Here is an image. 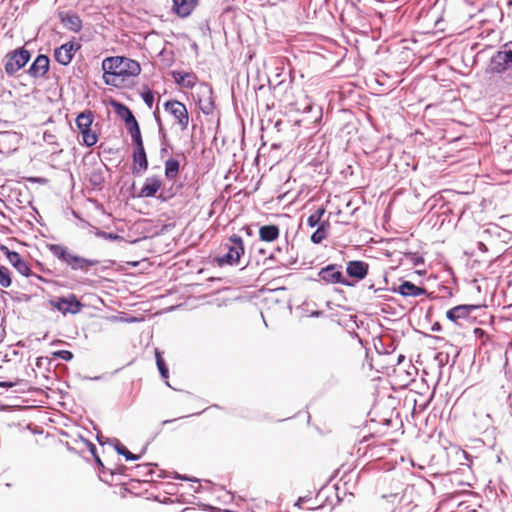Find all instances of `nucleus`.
<instances>
[{
	"label": "nucleus",
	"mask_w": 512,
	"mask_h": 512,
	"mask_svg": "<svg viewBox=\"0 0 512 512\" xmlns=\"http://www.w3.org/2000/svg\"><path fill=\"white\" fill-rule=\"evenodd\" d=\"M103 79L107 85L118 87L129 77L140 74V64L123 56L107 57L102 61Z\"/></svg>",
	"instance_id": "f257e3e1"
},
{
	"label": "nucleus",
	"mask_w": 512,
	"mask_h": 512,
	"mask_svg": "<svg viewBox=\"0 0 512 512\" xmlns=\"http://www.w3.org/2000/svg\"><path fill=\"white\" fill-rule=\"evenodd\" d=\"M224 247L227 248V252L217 257L218 264L220 266L238 264L240 257L244 254L242 238L234 234L228 239V242L224 244Z\"/></svg>",
	"instance_id": "f03ea898"
},
{
	"label": "nucleus",
	"mask_w": 512,
	"mask_h": 512,
	"mask_svg": "<svg viewBox=\"0 0 512 512\" xmlns=\"http://www.w3.org/2000/svg\"><path fill=\"white\" fill-rule=\"evenodd\" d=\"M512 66V41L505 43L490 59L488 69L492 73H504Z\"/></svg>",
	"instance_id": "7ed1b4c3"
},
{
	"label": "nucleus",
	"mask_w": 512,
	"mask_h": 512,
	"mask_svg": "<svg viewBox=\"0 0 512 512\" xmlns=\"http://www.w3.org/2000/svg\"><path fill=\"white\" fill-rule=\"evenodd\" d=\"M93 118L91 111L82 112L76 118V126L82 135L83 144L87 147L95 145L98 141V136L91 129Z\"/></svg>",
	"instance_id": "20e7f679"
},
{
	"label": "nucleus",
	"mask_w": 512,
	"mask_h": 512,
	"mask_svg": "<svg viewBox=\"0 0 512 512\" xmlns=\"http://www.w3.org/2000/svg\"><path fill=\"white\" fill-rule=\"evenodd\" d=\"M31 54L25 48H18L5 56L4 70L7 75H14L30 60Z\"/></svg>",
	"instance_id": "39448f33"
},
{
	"label": "nucleus",
	"mask_w": 512,
	"mask_h": 512,
	"mask_svg": "<svg viewBox=\"0 0 512 512\" xmlns=\"http://www.w3.org/2000/svg\"><path fill=\"white\" fill-rule=\"evenodd\" d=\"M319 280L325 284H341L352 287L354 284L349 281L342 272V266L329 264L318 271Z\"/></svg>",
	"instance_id": "423d86ee"
},
{
	"label": "nucleus",
	"mask_w": 512,
	"mask_h": 512,
	"mask_svg": "<svg viewBox=\"0 0 512 512\" xmlns=\"http://www.w3.org/2000/svg\"><path fill=\"white\" fill-rule=\"evenodd\" d=\"M50 305L61 312L66 314H77L83 308V304L78 300L76 295L69 294L67 297H57L49 301Z\"/></svg>",
	"instance_id": "0eeeda50"
},
{
	"label": "nucleus",
	"mask_w": 512,
	"mask_h": 512,
	"mask_svg": "<svg viewBox=\"0 0 512 512\" xmlns=\"http://www.w3.org/2000/svg\"><path fill=\"white\" fill-rule=\"evenodd\" d=\"M164 108L177 121L182 131L186 130L189 124V115L186 106L177 100H168Z\"/></svg>",
	"instance_id": "6e6552de"
},
{
	"label": "nucleus",
	"mask_w": 512,
	"mask_h": 512,
	"mask_svg": "<svg viewBox=\"0 0 512 512\" xmlns=\"http://www.w3.org/2000/svg\"><path fill=\"white\" fill-rule=\"evenodd\" d=\"M479 305H457L446 312V317L449 321L456 325H461V320H468L471 313L478 310Z\"/></svg>",
	"instance_id": "1a4fd4ad"
},
{
	"label": "nucleus",
	"mask_w": 512,
	"mask_h": 512,
	"mask_svg": "<svg viewBox=\"0 0 512 512\" xmlns=\"http://www.w3.org/2000/svg\"><path fill=\"white\" fill-rule=\"evenodd\" d=\"M0 250L5 254L10 264L23 276L29 277L31 269L28 263L22 258V256L16 252L9 250L8 247L2 245Z\"/></svg>",
	"instance_id": "9d476101"
},
{
	"label": "nucleus",
	"mask_w": 512,
	"mask_h": 512,
	"mask_svg": "<svg viewBox=\"0 0 512 512\" xmlns=\"http://www.w3.org/2000/svg\"><path fill=\"white\" fill-rule=\"evenodd\" d=\"M21 136L15 131H0V153L10 154L17 150Z\"/></svg>",
	"instance_id": "9b49d317"
},
{
	"label": "nucleus",
	"mask_w": 512,
	"mask_h": 512,
	"mask_svg": "<svg viewBox=\"0 0 512 512\" xmlns=\"http://www.w3.org/2000/svg\"><path fill=\"white\" fill-rule=\"evenodd\" d=\"M80 49V45L75 42H68L54 50L55 60L63 65L67 66L71 63L74 53Z\"/></svg>",
	"instance_id": "f8f14e48"
},
{
	"label": "nucleus",
	"mask_w": 512,
	"mask_h": 512,
	"mask_svg": "<svg viewBox=\"0 0 512 512\" xmlns=\"http://www.w3.org/2000/svg\"><path fill=\"white\" fill-rule=\"evenodd\" d=\"M49 58L44 54H39L30 65L27 73L33 78H41L46 75L49 70Z\"/></svg>",
	"instance_id": "ddd939ff"
},
{
	"label": "nucleus",
	"mask_w": 512,
	"mask_h": 512,
	"mask_svg": "<svg viewBox=\"0 0 512 512\" xmlns=\"http://www.w3.org/2000/svg\"><path fill=\"white\" fill-rule=\"evenodd\" d=\"M59 19L62 25L75 33H78L82 29V20L78 14L72 11L59 12Z\"/></svg>",
	"instance_id": "4468645a"
},
{
	"label": "nucleus",
	"mask_w": 512,
	"mask_h": 512,
	"mask_svg": "<svg viewBox=\"0 0 512 512\" xmlns=\"http://www.w3.org/2000/svg\"><path fill=\"white\" fill-rule=\"evenodd\" d=\"M47 248L54 257L71 268L73 264L72 259H74L76 255L71 253L66 246L61 244H48Z\"/></svg>",
	"instance_id": "2eb2a0df"
},
{
	"label": "nucleus",
	"mask_w": 512,
	"mask_h": 512,
	"mask_svg": "<svg viewBox=\"0 0 512 512\" xmlns=\"http://www.w3.org/2000/svg\"><path fill=\"white\" fill-rule=\"evenodd\" d=\"M47 248L54 257L71 268L73 264L72 259H74L76 255L71 253L66 246L61 244H48Z\"/></svg>",
	"instance_id": "dca6fc26"
},
{
	"label": "nucleus",
	"mask_w": 512,
	"mask_h": 512,
	"mask_svg": "<svg viewBox=\"0 0 512 512\" xmlns=\"http://www.w3.org/2000/svg\"><path fill=\"white\" fill-rule=\"evenodd\" d=\"M369 265L360 260L349 261L346 266V273L349 277L362 280L368 274Z\"/></svg>",
	"instance_id": "f3484780"
},
{
	"label": "nucleus",
	"mask_w": 512,
	"mask_h": 512,
	"mask_svg": "<svg viewBox=\"0 0 512 512\" xmlns=\"http://www.w3.org/2000/svg\"><path fill=\"white\" fill-rule=\"evenodd\" d=\"M393 291L403 297H418L427 294V290L424 287L417 286L410 281H403L398 288Z\"/></svg>",
	"instance_id": "a211bd4d"
},
{
	"label": "nucleus",
	"mask_w": 512,
	"mask_h": 512,
	"mask_svg": "<svg viewBox=\"0 0 512 512\" xmlns=\"http://www.w3.org/2000/svg\"><path fill=\"white\" fill-rule=\"evenodd\" d=\"M162 181L158 176H151L145 179V183L138 193V197L148 198L154 197L157 191L161 188Z\"/></svg>",
	"instance_id": "6ab92c4d"
},
{
	"label": "nucleus",
	"mask_w": 512,
	"mask_h": 512,
	"mask_svg": "<svg viewBox=\"0 0 512 512\" xmlns=\"http://www.w3.org/2000/svg\"><path fill=\"white\" fill-rule=\"evenodd\" d=\"M133 174L138 175L148 168V160L144 146L135 147L133 152Z\"/></svg>",
	"instance_id": "aec40b11"
},
{
	"label": "nucleus",
	"mask_w": 512,
	"mask_h": 512,
	"mask_svg": "<svg viewBox=\"0 0 512 512\" xmlns=\"http://www.w3.org/2000/svg\"><path fill=\"white\" fill-rule=\"evenodd\" d=\"M173 11L180 17L189 16L198 5L199 0H172Z\"/></svg>",
	"instance_id": "412c9836"
},
{
	"label": "nucleus",
	"mask_w": 512,
	"mask_h": 512,
	"mask_svg": "<svg viewBox=\"0 0 512 512\" xmlns=\"http://www.w3.org/2000/svg\"><path fill=\"white\" fill-rule=\"evenodd\" d=\"M172 77L178 85L185 88H193L197 80L195 74L181 71H173Z\"/></svg>",
	"instance_id": "4be33fe9"
},
{
	"label": "nucleus",
	"mask_w": 512,
	"mask_h": 512,
	"mask_svg": "<svg viewBox=\"0 0 512 512\" xmlns=\"http://www.w3.org/2000/svg\"><path fill=\"white\" fill-rule=\"evenodd\" d=\"M112 106L115 110V113L126 123V126H129L137 121L132 111L125 104L120 102H113Z\"/></svg>",
	"instance_id": "5701e85b"
},
{
	"label": "nucleus",
	"mask_w": 512,
	"mask_h": 512,
	"mask_svg": "<svg viewBox=\"0 0 512 512\" xmlns=\"http://www.w3.org/2000/svg\"><path fill=\"white\" fill-rule=\"evenodd\" d=\"M280 234L279 227L277 225H264L259 229V237L262 241L273 242Z\"/></svg>",
	"instance_id": "b1692460"
},
{
	"label": "nucleus",
	"mask_w": 512,
	"mask_h": 512,
	"mask_svg": "<svg viewBox=\"0 0 512 512\" xmlns=\"http://www.w3.org/2000/svg\"><path fill=\"white\" fill-rule=\"evenodd\" d=\"M73 260V264L71 266L72 270H81L88 271V269L92 266H95L99 263L98 260L95 259H87L81 256L76 255Z\"/></svg>",
	"instance_id": "393cba45"
},
{
	"label": "nucleus",
	"mask_w": 512,
	"mask_h": 512,
	"mask_svg": "<svg viewBox=\"0 0 512 512\" xmlns=\"http://www.w3.org/2000/svg\"><path fill=\"white\" fill-rule=\"evenodd\" d=\"M155 464L152 463H144V464H138L131 468V471L134 472L133 475L143 477V481H149L147 479L149 476H152L154 473L153 466Z\"/></svg>",
	"instance_id": "a878e982"
},
{
	"label": "nucleus",
	"mask_w": 512,
	"mask_h": 512,
	"mask_svg": "<svg viewBox=\"0 0 512 512\" xmlns=\"http://www.w3.org/2000/svg\"><path fill=\"white\" fill-rule=\"evenodd\" d=\"M180 169V163L177 159L169 158L165 161V176L169 180L177 177Z\"/></svg>",
	"instance_id": "bb28decb"
},
{
	"label": "nucleus",
	"mask_w": 512,
	"mask_h": 512,
	"mask_svg": "<svg viewBox=\"0 0 512 512\" xmlns=\"http://www.w3.org/2000/svg\"><path fill=\"white\" fill-rule=\"evenodd\" d=\"M330 224L328 221H322V223L318 226L317 230L312 233L311 241L314 244H320L324 239L328 236V229Z\"/></svg>",
	"instance_id": "cd10ccee"
},
{
	"label": "nucleus",
	"mask_w": 512,
	"mask_h": 512,
	"mask_svg": "<svg viewBox=\"0 0 512 512\" xmlns=\"http://www.w3.org/2000/svg\"><path fill=\"white\" fill-rule=\"evenodd\" d=\"M128 132L130 133L133 143L135 147L144 146L141 136V131L138 122H134L133 124L127 126Z\"/></svg>",
	"instance_id": "c85d7f7f"
},
{
	"label": "nucleus",
	"mask_w": 512,
	"mask_h": 512,
	"mask_svg": "<svg viewBox=\"0 0 512 512\" xmlns=\"http://www.w3.org/2000/svg\"><path fill=\"white\" fill-rule=\"evenodd\" d=\"M114 442V448L117 451V453L125 457L127 461H136L140 458V455L131 453L124 445L120 443L118 439H114Z\"/></svg>",
	"instance_id": "c756f323"
},
{
	"label": "nucleus",
	"mask_w": 512,
	"mask_h": 512,
	"mask_svg": "<svg viewBox=\"0 0 512 512\" xmlns=\"http://www.w3.org/2000/svg\"><path fill=\"white\" fill-rule=\"evenodd\" d=\"M155 358H156L157 368L159 370L161 377L163 379H167L169 376V370L165 363L164 358L162 357L161 353L157 349L155 350Z\"/></svg>",
	"instance_id": "7c9ffc66"
},
{
	"label": "nucleus",
	"mask_w": 512,
	"mask_h": 512,
	"mask_svg": "<svg viewBox=\"0 0 512 512\" xmlns=\"http://www.w3.org/2000/svg\"><path fill=\"white\" fill-rule=\"evenodd\" d=\"M204 89L206 90L209 97L204 101L200 100V109L202 110V112L204 114L208 115V114L212 113V111L214 109V102L212 101V99L210 97V95L212 94V90L208 86H205Z\"/></svg>",
	"instance_id": "2f4dec72"
},
{
	"label": "nucleus",
	"mask_w": 512,
	"mask_h": 512,
	"mask_svg": "<svg viewBox=\"0 0 512 512\" xmlns=\"http://www.w3.org/2000/svg\"><path fill=\"white\" fill-rule=\"evenodd\" d=\"M325 211L326 210L324 207H319L314 213H312L307 219L308 226L309 227H315L317 225L319 226L322 223L321 218L324 215Z\"/></svg>",
	"instance_id": "473e14b6"
},
{
	"label": "nucleus",
	"mask_w": 512,
	"mask_h": 512,
	"mask_svg": "<svg viewBox=\"0 0 512 512\" xmlns=\"http://www.w3.org/2000/svg\"><path fill=\"white\" fill-rule=\"evenodd\" d=\"M12 280L8 268L0 266V285L4 288L10 287Z\"/></svg>",
	"instance_id": "72a5a7b5"
},
{
	"label": "nucleus",
	"mask_w": 512,
	"mask_h": 512,
	"mask_svg": "<svg viewBox=\"0 0 512 512\" xmlns=\"http://www.w3.org/2000/svg\"><path fill=\"white\" fill-rule=\"evenodd\" d=\"M95 236H97L99 238H103L105 240H109V241H121V240H123V237L118 235V234L108 233V232H105V231H102V230H99V229L96 230Z\"/></svg>",
	"instance_id": "f704fd0d"
},
{
	"label": "nucleus",
	"mask_w": 512,
	"mask_h": 512,
	"mask_svg": "<svg viewBox=\"0 0 512 512\" xmlns=\"http://www.w3.org/2000/svg\"><path fill=\"white\" fill-rule=\"evenodd\" d=\"M154 116H155L156 122L158 123V132H159L161 145H168L167 133H166V130L161 122V119L159 116H157L156 113H154Z\"/></svg>",
	"instance_id": "c9c22d12"
},
{
	"label": "nucleus",
	"mask_w": 512,
	"mask_h": 512,
	"mask_svg": "<svg viewBox=\"0 0 512 512\" xmlns=\"http://www.w3.org/2000/svg\"><path fill=\"white\" fill-rule=\"evenodd\" d=\"M55 358L62 359L64 361H70L73 359V353L69 350H58L53 352Z\"/></svg>",
	"instance_id": "e433bc0d"
},
{
	"label": "nucleus",
	"mask_w": 512,
	"mask_h": 512,
	"mask_svg": "<svg viewBox=\"0 0 512 512\" xmlns=\"http://www.w3.org/2000/svg\"><path fill=\"white\" fill-rule=\"evenodd\" d=\"M85 443L89 447V450H90L91 454L94 456L95 461L98 464L99 468L101 467L104 470V465H103L101 459L99 458V456L96 454V446L89 441H85Z\"/></svg>",
	"instance_id": "4c0bfd02"
},
{
	"label": "nucleus",
	"mask_w": 512,
	"mask_h": 512,
	"mask_svg": "<svg viewBox=\"0 0 512 512\" xmlns=\"http://www.w3.org/2000/svg\"><path fill=\"white\" fill-rule=\"evenodd\" d=\"M142 99L144 101V103L149 107L151 108L153 106V103H154V94L151 90H147L145 92L142 93Z\"/></svg>",
	"instance_id": "58836bf2"
},
{
	"label": "nucleus",
	"mask_w": 512,
	"mask_h": 512,
	"mask_svg": "<svg viewBox=\"0 0 512 512\" xmlns=\"http://www.w3.org/2000/svg\"><path fill=\"white\" fill-rule=\"evenodd\" d=\"M91 182L94 185H99L103 182L102 176L99 173H93L91 176Z\"/></svg>",
	"instance_id": "ea45409f"
},
{
	"label": "nucleus",
	"mask_w": 512,
	"mask_h": 512,
	"mask_svg": "<svg viewBox=\"0 0 512 512\" xmlns=\"http://www.w3.org/2000/svg\"><path fill=\"white\" fill-rule=\"evenodd\" d=\"M174 478L180 479V480H185V481H191V482H195V483L199 482V479H197V478H190L187 475H181V474H176Z\"/></svg>",
	"instance_id": "a19ab883"
},
{
	"label": "nucleus",
	"mask_w": 512,
	"mask_h": 512,
	"mask_svg": "<svg viewBox=\"0 0 512 512\" xmlns=\"http://www.w3.org/2000/svg\"><path fill=\"white\" fill-rule=\"evenodd\" d=\"M431 330H432V331H435V332H438V331H440V330H441V325H440L438 322H436V323H434V324L432 325Z\"/></svg>",
	"instance_id": "79ce46f5"
},
{
	"label": "nucleus",
	"mask_w": 512,
	"mask_h": 512,
	"mask_svg": "<svg viewBox=\"0 0 512 512\" xmlns=\"http://www.w3.org/2000/svg\"><path fill=\"white\" fill-rule=\"evenodd\" d=\"M508 403H509L510 414L512 416V391L508 395Z\"/></svg>",
	"instance_id": "37998d69"
},
{
	"label": "nucleus",
	"mask_w": 512,
	"mask_h": 512,
	"mask_svg": "<svg viewBox=\"0 0 512 512\" xmlns=\"http://www.w3.org/2000/svg\"><path fill=\"white\" fill-rule=\"evenodd\" d=\"M14 384L11 383V382H0V387H6V388H10V387H13Z\"/></svg>",
	"instance_id": "c03bdc74"
},
{
	"label": "nucleus",
	"mask_w": 512,
	"mask_h": 512,
	"mask_svg": "<svg viewBox=\"0 0 512 512\" xmlns=\"http://www.w3.org/2000/svg\"><path fill=\"white\" fill-rule=\"evenodd\" d=\"M167 146L168 145H162L161 150H160V153L162 156L168 152Z\"/></svg>",
	"instance_id": "a18cd8bd"
},
{
	"label": "nucleus",
	"mask_w": 512,
	"mask_h": 512,
	"mask_svg": "<svg viewBox=\"0 0 512 512\" xmlns=\"http://www.w3.org/2000/svg\"><path fill=\"white\" fill-rule=\"evenodd\" d=\"M369 289H372L374 292H378L379 290H382V288H375L374 285H370Z\"/></svg>",
	"instance_id": "49530a36"
},
{
	"label": "nucleus",
	"mask_w": 512,
	"mask_h": 512,
	"mask_svg": "<svg viewBox=\"0 0 512 512\" xmlns=\"http://www.w3.org/2000/svg\"><path fill=\"white\" fill-rule=\"evenodd\" d=\"M173 421H174V420H164V421H162V423H161V424H162V425H166V424L171 423V422H173Z\"/></svg>",
	"instance_id": "de8ad7c7"
},
{
	"label": "nucleus",
	"mask_w": 512,
	"mask_h": 512,
	"mask_svg": "<svg viewBox=\"0 0 512 512\" xmlns=\"http://www.w3.org/2000/svg\"><path fill=\"white\" fill-rule=\"evenodd\" d=\"M193 491H194L195 493L200 492V485H199V486H197V487H195V488L193 487Z\"/></svg>",
	"instance_id": "09e8293b"
},
{
	"label": "nucleus",
	"mask_w": 512,
	"mask_h": 512,
	"mask_svg": "<svg viewBox=\"0 0 512 512\" xmlns=\"http://www.w3.org/2000/svg\"><path fill=\"white\" fill-rule=\"evenodd\" d=\"M33 181H35V182H43V181H45V180H44V179H42V178H36V179H33Z\"/></svg>",
	"instance_id": "8fccbe9b"
},
{
	"label": "nucleus",
	"mask_w": 512,
	"mask_h": 512,
	"mask_svg": "<svg viewBox=\"0 0 512 512\" xmlns=\"http://www.w3.org/2000/svg\"><path fill=\"white\" fill-rule=\"evenodd\" d=\"M507 5H508V7H511V6H512V0H509V1L507 2Z\"/></svg>",
	"instance_id": "3c124183"
}]
</instances>
